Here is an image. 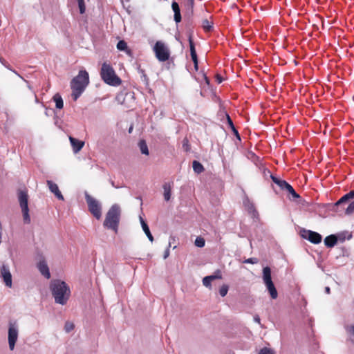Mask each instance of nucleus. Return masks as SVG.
Listing matches in <instances>:
<instances>
[{"label": "nucleus", "mask_w": 354, "mask_h": 354, "mask_svg": "<svg viewBox=\"0 0 354 354\" xmlns=\"http://www.w3.org/2000/svg\"><path fill=\"white\" fill-rule=\"evenodd\" d=\"M50 289L56 304H66L71 296V289L66 282L60 279L53 280Z\"/></svg>", "instance_id": "obj_1"}, {"label": "nucleus", "mask_w": 354, "mask_h": 354, "mask_svg": "<svg viewBox=\"0 0 354 354\" xmlns=\"http://www.w3.org/2000/svg\"><path fill=\"white\" fill-rule=\"evenodd\" d=\"M88 83V73L84 70L80 71L78 75L71 80V95L75 101L80 97V96L84 92Z\"/></svg>", "instance_id": "obj_2"}, {"label": "nucleus", "mask_w": 354, "mask_h": 354, "mask_svg": "<svg viewBox=\"0 0 354 354\" xmlns=\"http://www.w3.org/2000/svg\"><path fill=\"white\" fill-rule=\"evenodd\" d=\"M120 218V208L118 205H113L106 214L104 227L112 230L115 233L118 231Z\"/></svg>", "instance_id": "obj_3"}, {"label": "nucleus", "mask_w": 354, "mask_h": 354, "mask_svg": "<svg viewBox=\"0 0 354 354\" xmlns=\"http://www.w3.org/2000/svg\"><path fill=\"white\" fill-rule=\"evenodd\" d=\"M100 76L102 80L107 84L117 86L121 84V79L116 75L113 68L106 62L102 65Z\"/></svg>", "instance_id": "obj_4"}, {"label": "nucleus", "mask_w": 354, "mask_h": 354, "mask_svg": "<svg viewBox=\"0 0 354 354\" xmlns=\"http://www.w3.org/2000/svg\"><path fill=\"white\" fill-rule=\"evenodd\" d=\"M263 281L272 299L277 298L278 293L272 281L271 269L268 266L263 269Z\"/></svg>", "instance_id": "obj_5"}, {"label": "nucleus", "mask_w": 354, "mask_h": 354, "mask_svg": "<svg viewBox=\"0 0 354 354\" xmlns=\"http://www.w3.org/2000/svg\"><path fill=\"white\" fill-rule=\"evenodd\" d=\"M153 50L158 61L163 62L169 59L170 51L164 42L158 41L155 44Z\"/></svg>", "instance_id": "obj_6"}, {"label": "nucleus", "mask_w": 354, "mask_h": 354, "mask_svg": "<svg viewBox=\"0 0 354 354\" xmlns=\"http://www.w3.org/2000/svg\"><path fill=\"white\" fill-rule=\"evenodd\" d=\"M18 200L23 213L24 221L26 223L30 222L29 209L28 205V196L26 191L21 190L18 192Z\"/></svg>", "instance_id": "obj_7"}, {"label": "nucleus", "mask_w": 354, "mask_h": 354, "mask_svg": "<svg viewBox=\"0 0 354 354\" xmlns=\"http://www.w3.org/2000/svg\"><path fill=\"white\" fill-rule=\"evenodd\" d=\"M85 199L90 212L94 217L99 220L102 216V207L100 203L96 199L91 196L87 192H85Z\"/></svg>", "instance_id": "obj_8"}, {"label": "nucleus", "mask_w": 354, "mask_h": 354, "mask_svg": "<svg viewBox=\"0 0 354 354\" xmlns=\"http://www.w3.org/2000/svg\"><path fill=\"white\" fill-rule=\"evenodd\" d=\"M19 327L15 322L9 323L8 328V344L11 351L15 348V343L18 338Z\"/></svg>", "instance_id": "obj_9"}, {"label": "nucleus", "mask_w": 354, "mask_h": 354, "mask_svg": "<svg viewBox=\"0 0 354 354\" xmlns=\"http://www.w3.org/2000/svg\"><path fill=\"white\" fill-rule=\"evenodd\" d=\"M37 268L42 276L48 279L50 278L49 268L44 257H41L37 263Z\"/></svg>", "instance_id": "obj_10"}, {"label": "nucleus", "mask_w": 354, "mask_h": 354, "mask_svg": "<svg viewBox=\"0 0 354 354\" xmlns=\"http://www.w3.org/2000/svg\"><path fill=\"white\" fill-rule=\"evenodd\" d=\"M302 236L314 244H318L322 241V236L311 230H304Z\"/></svg>", "instance_id": "obj_11"}, {"label": "nucleus", "mask_w": 354, "mask_h": 354, "mask_svg": "<svg viewBox=\"0 0 354 354\" xmlns=\"http://www.w3.org/2000/svg\"><path fill=\"white\" fill-rule=\"evenodd\" d=\"M1 277L3 279L5 285L8 288H11L12 285V275L8 266L3 265L1 268Z\"/></svg>", "instance_id": "obj_12"}, {"label": "nucleus", "mask_w": 354, "mask_h": 354, "mask_svg": "<svg viewBox=\"0 0 354 354\" xmlns=\"http://www.w3.org/2000/svg\"><path fill=\"white\" fill-rule=\"evenodd\" d=\"M46 183L50 191L53 193L59 200L64 201V196L59 191L57 185L51 180H47Z\"/></svg>", "instance_id": "obj_13"}, {"label": "nucleus", "mask_w": 354, "mask_h": 354, "mask_svg": "<svg viewBox=\"0 0 354 354\" xmlns=\"http://www.w3.org/2000/svg\"><path fill=\"white\" fill-rule=\"evenodd\" d=\"M69 140L75 153H78L84 146V142L79 140L72 136L69 137Z\"/></svg>", "instance_id": "obj_14"}, {"label": "nucleus", "mask_w": 354, "mask_h": 354, "mask_svg": "<svg viewBox=\"0 0 354 354\" xmlns=\"http://www.w3.org/2000/svg\"><path fill=\"white\" fill-rule=\"evenodd\" d=\"M172 10L174 12V20L176 23H179L181 21V15H180V8L176 1H173L171 4Z\"/></svg>", "instance_id": "obj_15"}, {"label": "nucleus", "mask_w": 354, "mask_h": 354, "mask_svg": "<svg viewBox=\"0 0 354 354\" xmlns=\"http://www.w3.org/2000/svg\"><path fill=\"white\" fill-rule=\"evenodd\" d=\"M140 223L142 227L143 231L145 232V234L148 237L149 240L152 242L153 241V237L149 230V227L148 225L146 223V222L144 221V219L140 216Z\"/></svg>", "instance_id": "obj_16"}, {"label": "nucleus", "mask_w": 354, "mask_h": 354, "mask_svg": "<svg viewBox=\"0 0 354 354\" xmlns=\"http://www.w3.org/2000/svg\"><path fill=\"white\" fill-rule=\"evenodd\" d=\"M337 242V236L334 234L326 236L324 239V244L328 248H333Z\"/></svg>", "instance_id": "obj_17"}, {"label": "nucleus", "mask_w": 354, "mask_h": 354, "mask_svg": "<svg viewBox=\"0 0 354 354\" xmlns=\"http://www.w3.org/2000/svg\"><path fill=\"white\" fill-rule=\"evenodd\" d=\"M138 147L140 149L141 153L145 154L146 156H148L149 154L148 146L145 140H140L138 142Z\"/></svg>", "instance_id": "obj_18"}, {"label": "nucleus", "mask_w": 354, "mask_h": 354, "mask_svg": "<svg viewBox=\"0 0 354 354\" xmlns=\"http://www.w3.org/2000/svg\"><path fill=\"white\" fill-rule=\"evenodd\" d=\"M164 198L166 201H169L171 197V187L170 183H165L163 185Z\"/></svg>", "instance_id": "obj_19"}, {"label": "nucleus", "mask_w": 354, "mask_h": 354, "mask_svg": "<svg viewBox=\"0 0 354 354\" xmlns=\"http://www.w3.org/2000/svg\"><path fill=\"white\" fill-rule=\"evenodd\" d=\"M270 178L272 181L277 184L281 189H284L286 186H287L288 183L285 180L279 179L278 178L274 176L272 174L270 175Z\"/></svg>", "instance_id": "obj_20"}, {"label": "nucleus", "mask_w": 354, "mask_h": 354, "mask_svg": "<svg viewBox=\"0 0 354 354\" xmlns=\"http://www.w3.org/2000/svg\"><path fill=\"white\" fill-rule=\"evenodd\" d=\"M53 100L55 102V106L57 109H61L64 106L63 100L61 95L58 93L55 94L53 96Z\"/></svg>", "instance_id": "obj_21"}, {"label": "nucleus", "mask_w": 354, "mask_h": 354, "mask_svg": "<svg viewBox=\"0 0 354 354\" xmlns=\"http://www.w3.org/2000/svg\"><path fill=\"white\" fill-rule=\"evenodd\" d=\"M192 167L194 172H196L198 174L202 173L204 170L203 166L196 160H194L193 162Z\"/></svg>", "instance_id": "obj_22"}, {"label": "nucleus", "mask_w": 354, "mask_h": 354, "mask_svg": "<svg viewBox=\"0 0 354 354\" xmlns=\"http://www.w3.org/2000/svg\"><path fill=\"white\" fill-rule=\"evenodd\" d=\"M245 206L249 213L251 214L253 217H256L258 215V212L255 209L254 206L252 203L248 202L247 203H245Z\"/></svg>", "instance_id": "obj_23"}, {"label": "nucleus", "mask_w": 354, "mask_h": 354, "mask_svg": "<svg viewBox=\"0 0 354 354\" xmlns=\"http://www.w3.org/2000/svg\"><path fill=\"white\" fill-rule=\"evenodd\" d=\"M284 189L287 190L294 198H299L300 197L289 183H288Z\"/></svg>", "instance_id": "obj_24"}, {"label": "nucleus", "mask_w": 354, "mask_h": 354, "mask_svg": "<svg viewBox=\"0 0 354 354\" xmlns=\"http://www.w3.org/2000/svg\"><path fill=\"white\" fill-rule=\"evenodd\" d=\"M346 330L349 335L350 340L354 344V325L347 326Z\"/></svg>", "instance_id": "obj_25"}, {"label": "nucleus", "mask_w": 354, "mask_h": 354, "mask_svg": "<svg viewBox=\"0 0 354 354\" xmlns=\"http://www.w3.org/2000/svg\"><path fill=\"white\" fill-rule=\"evenodd\" d=\"M351 198H351V195H349V192H348V194L344 195L339 201H337L335 205L336 206L339 205L340 204H342Z\"/></svg>", "instance_id": "obj_26"}, {"label": "nucleus", "mask_w": 354, "mask_h": 354, "mask_svg": "<svg viewBox=\"0 0 354 354\" xmlns=\"http://www.w3.org/2000/svg\"><path fill=\"white\" fill-rule=\"evenodd\" d=\"M194 243L196 246L198 248H203L205 245V241L203 237L198 236L196 237Z\"/></svg>", "instance_id": "obj_27"}, {"label": "nucleus", "mask_w": 354, "mask_h": 354, "mask_svg": "<svg viewBox=\"0 0 354 354\" xmlns=\"http://www.w3.org/2000/svg\"><path fill=\"white\" fill-rule=\"evenodd\" d=\"M213 280H214V277H213L207 276V277L203 278V284L205 287H211V283H212V281Z\"/></svg>", "instance_id": "obj_28"}, {"label": "nucleus", "mask_w": 354, "mask_h": 354, "mask_svg": "<svg viewBox=\"0 0 354 354\" xmlns=\"http://www.w3.org/2000/svg\"><path fill=\"white\" fill-rule=\"evenodd\" d=\"M117 48L119 50H127V44L123 40L119 41L117 44Z\"/></svg>", "instance_id": "obj_29"}, {"label": "nucleus", "mask_w": 354, "mask_h": 354, "mask_svg": "<svg viewBox=\"0 0 354 354\" xmlns=\"http://www.w3.org/2000/svg\"><path fill=\"white\" fill-rule=\"evenodd\" d=\"M228 292V286L225 284L223 285L219 289V294L221 297H225Z\"/></svg>", "instance_id": "obj_30"}, {"label": "nucleus", "mask_w": 354, "mask_h": 354, "mask_svg": "<svg viewBox=\"0 0 354 354\" xmlns=\"http://www.w3.org/2000/svg\"><path fill=\"white\" fill-rule=\"evenodd\" d=\"M202 26H203V28L205 30L208 31L212 28V23L210 21H209V20H207V19H204V20H203Z\"/></svg>", "instance_id": "obj_31"}, {"label": "nucleus", "mask_w": 354, "mask_h": 354, "mask_svg": "<svg viewBox=\"0 0 354 354\" xmlns=\"http://www.w3.org/2000/svg\"><path fill=\"white\" fill-rule=\"evenodd\" d=\"M77 1H78V6L80 8V12L81 14H84L85 12V10H86L84 1V0H77Z\"/></svg>", "instance_id": "obj_32"}, {"label": "nucleus", "mask_w": 354, "mask_h": 354, "mask_svg": "<svg viewBox=\"0 0 354 354\" xmlns=\"http://www.w3.org/2000/svg\"><path fill=\"white\" fill-rule=\"evenodd\" d=\"M259 354H274V352L270 348L264 347L260 350Z\"/></svg>", "instance_id": "obj_33"}, {"label": "nucleus", "mask_w": 354, "mask_h": 354, "mask_svg": "<svg viewBox=\"0 0 354 354\" xmlns=\"http://www.w3.org/2000/svg\"><path fill=\"white\" fill-rule=\"evenodd\" d=\"M75 326L72 322H67L65 324L64 329L67 333L71 332L72 330H73Z\"/></svg>", "instance_id": "obj_34"}, {"label": "nucleus", "mask_w": 354, "mask_h": 354, "mask_svg": "<svg viewBox=\"0 0 354 354\" xmlns=\"http://www.w3.org/2000/svg\"><path fill=\"white\" fill-rule=\"evenodd\" d=\"M345 212L346 214H351L354 212V201L349 204Z\"/></svg>", "instance_id": "obj_35"}, {"label": "nucleus", "mask_w": 354, "mask_h": 354, "mask_svg": "<svg viewBox=\"0 0 354 354\" xmlns=\"http://www.w3.org/2000/svg\"><path fill=\"white\" fill-rule=\"evenodd\" d=\"M171 240L174 241V238H171L170 239V241H169V245L167 247V248L165 250V252H164V255H163V257L164 259H167L169 256V248L171 247Z\"/></svg>", "instance_id": "obj_36"}, {"label": "nucleus", "mask_w": 354, "mask_h": 354, "mask_svg": "<svg viewBox=\"0 0 354 354\" xmlns=\"http://www.w3.org/2000/svg\"><path fill=\"white\" fill-rule=\"evenodd\" d=\"M189 48H190V54L191 55H196V52L195 50L194 44L193 41L189 39Z\"/></svg>", "instance_id": "obj_37"}, {"label": "nucleus", "mask_w": 354, "mask_h": 354, "mask_svg": "<svg viewBox=\"0 0 354 354\" xmlns=\"http://www.w3.org/2000/svg\"><path fill=\"white\" fill-rule=\"evenodd\" d=\"M245 263H252L256 264L258 263V259L257 258H249L244 261Z\"/></svg>", "instance_id": "obj_38"}, {"label": "nucleus", "mask_w": 354, "mask_h": 354, "mask_svg": "<svg viewBox=\"0 0 354 354\" xmlns=\"http://www.w3.org/2000/svg\"><path fill=\"white\" fill-rule=\"evenodd\" d=\"M192 59L194 64V67L197 70L198 69V58L197 55H191Z\"/></svg>", "instance_id": "obj_39"}, {"label": "nucleus", "mask_w": 354, "mask_h": 354, "mask_svg": "<svg viewBox=\"0 0 354 354\" xmlns=\"http://www.w3.org/2000/svg\"><path fill=\"white\" fill-rule=\"evenodd\" d=\"M226 117H227V123H228V124H229L230 127L231 129H234V125L233 122H232V120H231V118H230V115L227 114V115H226Z\"/></svg>", "instance_id": "obj_40"}, {"label": "nucleus", "mask_w": 354, "mask_h": 354, "mask_svg": "<svg viewBox=\"0 0 354 354\" xmlns=\"http://www.w3.org/2000/svg\"><path fill=\"white\" fill-rule=\"evenodd\" d=\"M254 321L261 325V319L259 315H256L254 317Z\"/></svg>", "instance_id": "obj_41"}, {"label": "nucleus", "mask_w": 354, "mask_h": 354, "mask_svg": "<svg viewBox=\"0 0 354 354\" xmlns=\"http://www.w3.org/2000/svg\"><path fill=\"white\" fill-rule=\"evenodd\" d=\"M218 274L209 275V277H214V280L216 279H221L222 276L220 274V272L218 271Z\"/></svg>", "instance_id": "obj_42"}, {"label": "nucleus", "mask_w": 354, "mask_h": 354, "mask_svg": "<svg viewBox=\"0 0 354 354\" xmlns=\"http://www.w3.org/2000/svg\"><path fill=\"white\" fill-rule=\"evenodd\" d=\"M122 98H123V94H120L116 97V100L121 104L123 103V101H122Z\"/></svg>", "instance_id": "obj_43"}, {"label": "nucleus", "mask_w": 354, "mask_h": 354, "mask_svg": "<svg viewBox=\"0 0 354 354\" xmlns=\"http://www.w3.org/2000/svg\"><path fill=\"white\" fill-rule=\"evenodd\" d=\"M233 131V133H234V135L236 136H237L239 138H240V136H239V132L236 129L235 127H234V129H231Z\"/></svg>", "instance_id": "obj_44"}, {"label": "nucleus", "mask_w": 354, "mask_h": 354, "mask_svg": "<svg viewBox=\"0 0 354 354\" xmlns=\"http://www.w3.org/2000/svg\"><path fill=\"white\" fill-rule=\"evenodd\" d=\"M233 131V133H234V135L236 136H237L239 138H240V136H239V132L236 129L235 127H234V129H231Z\"/></svg>", "instance_id": "obj_45"}, {"label": "nucleus", "mask_w": 354, "mask_h": 354, "mask_svg": "<svg viewBox=\"0 0 354 354\" xmlns=\"http://www.w3.org/2000/svg\"><path fill=\"white\" fill-rule=\"evenodd\" d=\"M349 195H351V198H354V190H352L349 192Z\"/></svg>", "instance_id": "obj_46"}, {"label": "nucleus", "mask_w": 354, "mask_h": 354, "mask_svg": "<svg viewBox=\"0 0 354 354\" xmlns=\"http://www.w3.org/2000/svg\"><path fill=\"white\" fill-rule=\"evenodd\" d=\"M330 288L329 287H326L325 288V291L326 293L329 294L330 293Z\"/></svg>", "instance_id": "obj_47"}, {"label": "nucleus", "mask_w": 354, "mask_h": 354, "mask_svg": "<svg viewBox=\"0 0 354 354\" xmlns=\"http://www.w3.org/2000/svg\"><path fill=\"white\" fill-rule=\"evenodd\" d=\"M217 81L218 83L222 82V78L220 76H217Z\"/></svg>", "instance_id": "obj_48"}, {"label": "nucleus", "mask_w": 354, "mask_h": 354, "mask_svg": "<svg viewBox=\"0 0 354 354\" xmlns=\"http://www.w3.org/2000/svg\"><path fill=\"white\" fill-rule=\"evenodd\" d=\"M13 71V73H15L17 75H18L20 78H21V79H23V80H24V78H23V77H21V75H19L17 71Z\"/></svg>", "instance_id": "obj_49"}, {"label": "nucleus", "mask_w": 354, "mask_h": 354, "mask_svg": "<svg viewBox=\"0 0 354 354\" xmlns=\"http://www.w3.org/2000/svg\"><path fill=\"white\" fill-rule=\"evenodd\" d=\"M132 131V127H130L129 130V132L131 133Z\"/></svg>", "instance_id": "obj_50"}, {"label": "nucleus", "mask_w": 354, "mask_h": 354, "mask_svg": "<svg viewBox=\"0 0 354 354\" xmlns=\"http://www.w3.org/2000/svg\"><path fill=\"white\" fill-rule=\"evenodd\" d=\"M6 67H7V68H8V70H10V71H12V68H9V66H6Z\"/></svg>", "instance_id": "obj_51"}, {"label": "nucleus", "mask_w": 354, "mask_h": 354, "mask_svg": "<svg viewBox=\"0 0 354 354\" xmlns=\"http://www.w3.org/2000/svg\"><path fill=\"white\" fill-rule=\"evenodd\" d=\"M6 67H7V68H8V70H10V71H12V68H9V66H6Z\"/></svg>", "instance_id": "obj_52"}, {"label": "nucleus", "mask_w": 354, "mask_h": 354, "mask_svg": "<svg viewBox=\"0 0 354 354\" xmlns=\"http://www.w3.org/2000/svg\"><path fill=\"white\" fill-rule=\"evenodd\" d=\"M6 67H7V68H8V70H10V71H12V68H9V66H6Z\"/></svg>", "instance_id": "obj_53"}, {"label": "nucleus", "mask_w": 354, "mask_h": 354, "mask_svg": "<svg viewBox=\"0 0 354 354\" xmlns=\"http://www.w3.org/2000/svg\"><path fill=\"white\" fill-rule=\"evenodd\" d=\"M191 3H194V0H189Z\"/></svg>", "instance_id": "obj_54"}, {"label": "nucleus", "mask_w": 354, "mask_h": 354, "mask_svg": "<svg viewBox=\"0 0 354 354\" xmlns=\"http://www.w3.org/2000/svg\"><path fill=\"white\" fill-rule=\"evenodd\" d=\"M0 61L2 62L1 58L0 57Z\"/></svg>", "instance_id": "obj_55"}]
</instances>
